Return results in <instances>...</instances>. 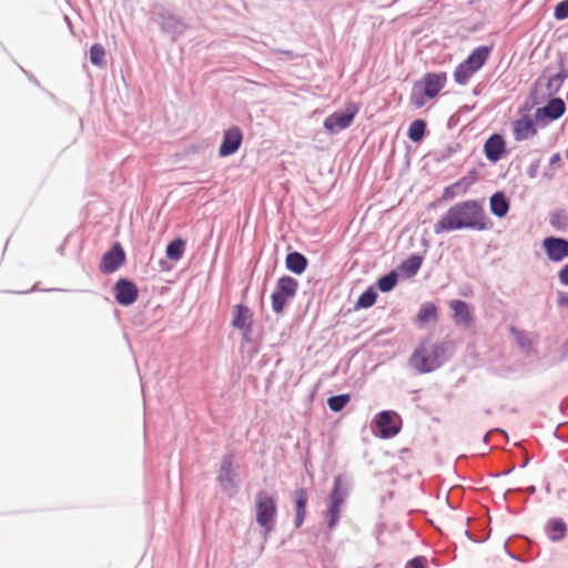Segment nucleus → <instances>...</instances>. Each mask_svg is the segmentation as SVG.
Masks as SVG:
<instances>
[{"label":"nucleus","instance_id":"4","mask_svg":"<svg viewBox=\"0 0 568 568\" xmlns=\"http://www.w3.org/2000/svg\"><path fill=\"white\" fill-rule=\"evenodd\" d=\"M256 523L268 534L274 528L276 517V503L266 491H258L255 496Z\"/></svg>","mask_w":568,"mask_h":568},{"label":"nucleus","instance_id":"23","mask_svg":"<svg viewBox=\"0 0 568 568\" xmlns=\"http://www.w3.org/2000/svg\"><path fill=\"white\" fill-rule=\"evenodd\" d=\"M184 251L185 241L178 237L168 244L165 253L169 260L176 262L182 258Z\"/></svg>","mask_w":568,"mask_h":568},{"label":"nucleus","instance_id":"6","mask_svg":"<svg viewBox=\"0 0 568 568\" xmlns=\"http://www.w3.org/2000/svg\"><path fill=\"white\" fill-rule=\"evenodd\" d=\"M298 283L291 276L278 278L275 291L272 294V308L275 313L281 314L286 303L296 294Z\"/></svg>","mask_w":568,"mask_h":568},{"label":"nucleus","instance_id":"32","mask_svg":"<svg viewBox=\"0 0 568 568\" xmlns=\"http://www.w3.org/2000/svg\"><path fill=\"white\" fill-rule=\"evenodd\" d=\"M396 283L397 274L395 272H390L378 280L377 286L382 292H389L395 287Z\"/></svg>","mask_w":568,"mask_h":568},{"label":"nucleus","instance_id":"37","mask_svg":"<svg viewBox=\"0 0 568 568\" xmlns=\"http://www.w3.org/2000/svg\"><path fill=\"white\" fill-rule=\"evenodd\" d=\"M564 347L568 352V341L565 343Z\"/></svg>","mask_w":568,"mask_h":568},{"label":"nucleus","instance_id":"29","mask_svg":"<svg viewBox=\"0 0 568 568\" xmlns=\"http://www.w3.org/2000/svg\"><path fill=\"white\" fill-rule=\"evenodd\" d=\"M234 471H233V462L231 456H226L223 458L222 465H221V471H220V480H226L229 483H232L234 479Z\"/></svg>","mask_w":568,"mask_h":568},{"label":"nucleus","instance_id":"15","mask_svg":"<svg viewBox=\"0 0 568 568\" xmlns=\"http://www.w3.org/2000/svg\"><path fill=\"white\" fill-rule=\"evenodd\" d=\"M138 298V287L130 281L120 280L115 284V300L121 305H131Z\"/></svg>","mask_w":568,"mask_h":568},{"label":"nucleus","instance_id":"27","mask_svg":"<svg viewBox=\"0 0 568 568\" xmlns=\"http://www.w3.org/2000/svg\"><path fill=\"white\" fill-rule=\"evenodd\" d=\"M549 538L552 541H558L564 538L567 527L566 524L560 519H554L549 523Z\"/></svg>","mask_w":568,"mask_h":568},{"label":"nucleus","instance_id":"8","mask_svg":"<svg viewBox=\"0 0 568 568\" xmlns=\"http://www.w3.org/2000/svg\"><path fill=\"white\" fill-rule=\"evenodd\" d=\"M344 500L345 493L342 490V478L338 476L334 480V487L329 495V507L326 511L327 526L329 529L337 524Z\"/></svg>","mask_w":568,"mask_h":568},{"label":"nucleus","instance_id":"22","mask_svg":"<svg viewBox=\"0 0 568 568\" xmlns=\"http://www.w3.org/2000/svg\"><path fill=\"white\" fill-rule=\"evenodd\" d=\"M508 210L509 203L503 193L497 192L490 197V211L493 214L504 217Z\"/></svg>","mask_w":568,"mask_h":568},{"label":"nucleus","instance_id":"2","mask_svg":"<svg viewBox=\"0 0 568 568\" xmlns=\"http://www.w3.org/2000/svg\"><path fill=\"white\" fill-rule=\"evenodd\" d=\"M447 82L445 72H428L419 82L414 84L410 94V102L416 109H420L426 104L427 100L435 99L444 89Z\"/></svg>","mask_w":568,"mask_h":568},{"label":"nucleus","instance_id":"20","mask_svg":"<svg viewBox=\"0 0 568 568\" xmlns=\"http://www.w3.org/2000/svg\"><path fill=\"white\" fill-rule=\"evenodd\" d=\"M252 313L250 312L248 307L244 305H236L234 307L232 325L240 329H248Z\"/></svg>","mask_w":568,"mask_h":568},{"label":"nucleus","instance_id":"30","mask_svg":"<svg viewBox=\"0 0 568 568\" xmlns=\"http://www.w3.org/2000/svg\"><path fill=\"white\" fill-rule=\"evenodd\" d=\"M351 400L349 394L332 396L327 400V405L333 412H341Z\"/></svg>","mask_w":568,"mask_h":568},{"label":"nucleus","instance_id":"12","mask_svg":"<svg viewBox=\"0 0 568 568\" xmlns=\"http://www.w3.org/2000/svg\"><path fill=\"white\" fill-rule=\"evenodd\" d=\"M542 246L547 257L552 262H560L568 257V241L561 237H546Z\"/></svg>","mask_w":568,"mask_h":568},{"label":"nucleus","instance_id":"10","mask_svg":"<svg viewBox=\"0 0 568 568\" xmlns=\"http://www.w3.org/2000/svg\"><path fill=\"white\" fill-rule=\"evenodd\" d=\"M535 116L524 114L513 122V134L516 141L528 140L537 134Z\"/></svg>","mask_w":568,"mask_h":568},{"label":"nucleus","instance_id":"25","mask_svg":"<svg viewBox=\"0 0 568 568\" xmlns=\"http://www.w3.org/2000/svg\"><path fill=\"white\" fill-rule=\"evenodd\" d=\"M422 263L423 258L419 255H412L402 263L400 268L407 275L413 276L418 272Z\"/></svg>","mask_w":568,"mask_h":568},{"label":"nucleus","instance_id":"19","mask_svg":"<svg viewBox=\"0 0 568 568\" xmlns=\"http://www.w3.org/2000/svg\"><path fill=\"white\" fill-rule=\"evenodd\" d=\"M307 493L304 488H300L295 491V507H296V518L295 526L300 528L306 516V505H307Z\"/></svg>","mask_w":568,"mask_h":568},{"label":"nucleus","instance_id":"7","mask_svg":"<svg viewBox=\"0 0 568 568\" xmlns=\"http://www.w3.org/2000/svg\"><path fill=\"white\" fill-rule=\"evenodd\" d=\"M359 111V106L356 103L349 102L345 106L343 112H334L328 115L324 121V128L328 132H336L348 128L356 114Z\"/></svg>","mask_w":568,"mask_h":568},{"label":"nucleus","instance_id":"21","mask_svg":"<svg viewBox=\"0 0 568 568\" xmlns=\"http://www.w3.org/2000/svg\"><path fill=\"white\" fill-rule=\"evenodd\" d=\"M286 267L295 274H302L307 266V260L298 252L290 253L285 260Z\"/></svg>","mask_w":568,"mask_h":568},{"label":"nucleus","instance_id":"14","mask_svg":"<svg viewBox=\"0 0 568 568\" xmlns=\"http://www.w3.org/2000/svg\"><path fill=\"white\" fill-rule=\"evenodd\" d=\"M124 258L125 256L122 247L119 244L114 245L103 255L100 264L101 272L113 273L123 264Z\"/></svg>","mask_w":568,"mask_h":568},{"label":"nucleus","instance_id":"34","mask_svg":"<svg viewBox=\"0 0 568 568\" xmlns=\"http://www.w3.org/2000/svg\"><path fill=\"white\" fill-rule=\"evenodd\" d=\"M405 568H425V559L423 557H416L409 560Z\"/></svg>","mask_w":568,"mask_h":568},{"label":"nucleus","instance_id":"17","mask_svg":"<svg viewBox=\"0 0 568 568\" xmlns=\"http://www.w3.org/2000/svg\"><path fill=\"white\" fill-rule=\"evenodd\" d=\"M448 305L453 311L454 320L457 324H462L465 327H470L473 325L474 318L469 305L466 302L462 300H453Z\"/></svg>","mask_w":568,"mask_h":568},{"label":"nucleus","instance_id":"33","mask_svg":"<svg viewBox=\"0 0 568 568\" xmlns=\"http://www.w3.org/2000/svg\"><path fill=\"white\" fill-rule=\"evenodd\" d=\"M554 16L557 20L568 18V0H564L555 7Z\"/></svg>","mask_w":568,"mask_h":568},{"label":"nucleus","instance_id":"3","mask_svg":"<svg viewBox=\"0 0 568 568\" xmlns=\"http://www.w3.org/2000/svg\"><path fill=\"white\" fill-rule=\"evenodd\" d=\"M491 48L481 45L476 48L469 57L459 63L454 71V80L459 85H465L469 79L485 64Z\"/></svg>","mask_w":568,"mask_h":568},{"label":"nucleus","instance_id":"16","mask_svg":"<svg viewBox=\"0 0 568 568\" xmlns=\"http://www.w3.org/2000/svg\"><path fill=\"white\" fill-rule=\"evenodd\" d=\"M506 152V143L500 134H493L484 144V153L490 162H497Z\"/></svg>","mask_w":568,"mask_h":568},{"label":"nucleus","instance_id":"35","mask_svg":"<svg viewBox=\"0 0 568 568\" xmlns=\"http://www.w3.org/2000/svg\"><path fill=\"white\" fill-rule=\"evenodd\" d=\"M559 280L564 285L568 286V264L559 272Z\"/></svg>","mask_w":568,"mask_h":568},{"label":"nucleus","instance_id":"9","mask_svg":"<svg viewBox=\"0 0 568 568\" xmlns=\"http://www.w3.org/2000/svg\"><path fill=\"white\" fill-rule=\"evenodd\" d=\"M566 106L561 99H551L547 105L538 108L535 112L536 122L547 125L548 121L559 119L565 113Z\"/></svg>","mask_w":568,"mask_h":568},{"label":"nucleus","instance_id":"28","mask_svg":"<svg viewBox=\"0 0 568 568\" xmlns=\"http://www.w3.org/2000/svg\"><path fill=\"white\" fill-rule=\"evenodd\" d=\"M377 293L373 287L366 290L357 300L356 308H368L376 302Z\"/></svg>","mask_w":568,"mask_h":568},{"label":"nucleus","instance_id":"13","mask_svg":"<svg viewBox=\"0 0 568 568\" xmlns=\"http://www.w3.org/2000/svg\"><path fill=\"white\" fill-rule=\"evenodd\" d=\"M376 426L383 438L393 437L399 432L398 416L394 412L384 410L377 415Z\"/></svg>","mask_w":568,"mask_h":568},{"label":"nucleus","instance_id":"31","mask_svg":"<svg viewBox=\"0 0 568 568\" xmlns=\"http://www.w3.org/2000/svg\"><path fill=\"white\" fill-rule=\"evenodd\" d=\"M105 50L101 44H93L90 49V60L94 65L102 67L105 63Z\"/></svg>","mask_w":568,"mask_h":568},{"label":"nucleus","instance_id":"5","mask_svg":"<svg viewBox=\"0 0 568 568\" xmlns=\"http://www.w3.org/2000/svg\"><path fill=\"white\" fill-rule=\"evenodd\" d=\"M444 353L442 345L422 344L412 355V365L420 373H428L439 366V356Z\"/></svg>","mask_w":568,"mask_h":568},{"label":"nucleus","instance_id":"1","mask_svg":"<svg viewBox=\"0 0 568 568\" xmlns=\"http://www.w3.org/2000/svg\"><path fill=\"white\" fill-rule=\"evenodd\" d=\"M491 226L485 210L475 200L457 203L449 207L434 227L436 234L462 229L485 231Z\"/></svg>","mask_w":568,"mask_h":568},{"label":"nucleus","instance_id":"26","mask_svg":"<svg viewBox=\"0 0 568 568\" xmlns=\"http://www.w3.org/2000/svg\"><path fill=\"white\" fill-rule=\"evenodd\" d=\"M426 123L424 120H415L410 123L408 129V138L413 142H419L424 138Z\"/></svg>","mask_w":568,"mask_h":568},{"label":"nucleus","instance_id":"24","mask_svg":"<svg viewBox=\"0 0 568 568\" xmlns=\"http://www.w3.org/2000/svg\"><path fill=\"white\" fill-rule=\"evenodd\" d=\"M438 318L437 307L434 303H425L420 306L417 314V322L425 324L428 322H436Z\"/></svg>","mask_w":568,"mask_h":568},{"label":"nucleus","instance_id":"11","mask_svg":"<svg viewBox=\"0 0 568 568\" xmlns=\"http://www.w3.org/2000/svg\"><path fill=\"white\" fill-rule=\"evenodd\" d=\"M243 133L239 126H232L224 131L223 141L219 149L220 156L234 154L241 146Z\"/></svg>","mask_w":568,"mask_h":568},{"label":"nucleus","instance_id":"18","mask_svg":"<svg viewBox=\"0 0 568 568\" xmlns=\"http://www.w3.org/2000/svg\"><path fill=\"white\" fill-rule=\"evenodd\" d=\"M474 178L464 176L457 182L444 189L443 199L453 200L456 196L465 194L474 183Z\"/></svg>","mask_w":568,"mask_h":568},{"label":"nucleus","instance_id":"36","mask_svg":"<svg viewBox=\"0 0 568 568\" xmlns=\"http://www.w3.org/2000/svg\"><path fill=\"white\" fill-rule=\"evenodd\" d=\"M558 304L560 306H568V293L560 292L558 294Z\"/></svg>","mask_w":568,"mask_h":568}]
</instances>
